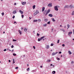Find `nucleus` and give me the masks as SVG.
Wrapping results in <instances>:
<instances>
[{"label": "nucleus", "mask_w": 74, "mask_h": 74, "mask_svg": "<svg viewBox=\"0 0 74 74\" xmlns=\"http://www.w3.org/2000/svg\"><path fill=\"white\" fill-rule=\"evenodd\" d=\"M37 36H40V34L38 33L37 34Z\"/></svg>", "instance_id": "nucleus-44"}, {"label": "nucleus", "mask_w": 74, "mask_h": 74, "mask_svg": "<svg viewBox=\"0 0 74 74\" xmlns=\"http://www.w3.org/2000/svg\"><path fill=\"white\" fill-rule=\"evenodd\" d=\"M56 59L57 60H60V58L57 57L56 58Z\"/></svg>", "instance_id": "nucleus-34"}, {"label": "nucleus", "mask_w": 74, "mask_h": 74, "mask_svg": "<svg viewBox=\"0 0 74 74\" xmlns=\"http://www.w3.org/2000/svg\"><path fill=\"white\" fill-rule=\"evenodd\" d=\"M1 14H2V16H3V15H4V12H2V13H1Z\"/></svg>", "instance_id": "nucleus-37"}, {"label": "nucleus", "mask_w": 74, "mask_h": 74, "mask_svg": "<svg viewBox=\"0 0 74 74\" xmlns=\"http://www.w3.org/2000/svg\"><path fill=\"white\" fill-rule=\"evenodd\" d=\"M7 51V49H5L3 51Z\"/></svg>", "instance_id": "nucleus-45"}, {"label": "nucleus", "mask_w": 74, "mask_h": 74, "mask_svg": "<svg viewBox=\"0 0 74 74\" xmlns=\"http://www.w3.org/2000/svg\"><path fill=\"white\" fill-rule=\"evenodd\" d=\"M21 30H23V28H21Z\"/></svg>", "instance_id": "nucleus-51"}, {"label": "nucleus", "mask_w": 74, "mask_h": 74, "mask_svg": "<svg viewBox=\"0 0 74 74\" xmlns=\"http://www.w3.org/2000/svg\"><path fill=\"white\" fill-rule=\"evenodd\" d=\"M38 22H41V19H38Z\"/></svg>", "instance_id": "nucleus-28"}, {"label": "nucleus", "mask_w": 74, "mask_h": 74, "mask_svg": "<svg viewBox=\"0 0 74 74\" xmlns=\"http://www.w3.org/2000/svg\"><path fill=\"white\" fill-rule=\"evenodd\" d=\"M36 12V13H37V14H38L39 12H38V10H36V12Z\"/></svg>", "instance_id": "nucleus-17"}, {"label": "nucleus", "mask_w": 74, "mask_h": 74, "mask_svg": "<svg viewBox=\"0 0 74 74\" xmlns=\"http://www.w3.org/2000/svg\"><path fill=\"white\" fill-rule=\"evenodd\" d=\"M37 14L36 12H35L34 13V15L35 16V15H37Z\"/></svg>", "instance_id": "nucleus-24"}, {"label": "nucleus", "mask_w": 74, "mask_h": 74, "mask_svg": "<svg viewBox=\"0 0 74 74\" xmlns=\"http://www.w3.org/2000/svg\"><path fill=\"white\" fill-rule=\"evenodd\" d=\"M44 10H45V7H43L42 8V12H43V11H44Z\"/></svg>", "instance_id": "nucleus-9"}, {"label": "nucleus", "mask_w": 74, "mask_h": 74, "mask_svg": "<svg viewBox=\"0 0 74 74\" xmlns=\"http://www.w3.org/2000/svg\"><path fill=\"white\" fill-rule=\"evenodd\" d=\"M58 53V52H56V53H53L52 54V55L53 56H54V55H56V53Z\"/></svg>", "instance_id": "nucleus-3"}, {"label": "nucleus", "mask_w": 74, "mask_h": 74, "mask_svg": "<svg viewBox=\"0 0 74 74\" xmlns=\"http://www.w3.org/2000/svg\"><path fill=\"white\" fill-rule=\"evenodd\" d=\"M13 13L14 14H16V10H14L13 11Z\"/></svg>", "instance_id": "nucleus-14"}, {"label": "nucleus", "mask_w": 74, "mask_h": 74, "mask_svg": "<svg viewBox=\"0 0 74 74\" xmlns=\"http://www.w3.org/2000/svg\"><path fill=\"white\" fill-rule=\"evenodd\" d=\"M53 65H52V64H51V65H50V66H52Z\"/></svg>", "instance_id": "nucleus-58"}, {"label": "nucleus", "mask_w": 74, "mask_h": 74, "mask_svg": "<svg viewBox=\"0 0 74 74\" xmlns=\"http://www.w3.org/2000/svg\"><path fill=\"white\" fill-rule=\"evenodd\" d=\"M38 20H34L33 21L34 22H37Z\"/></svg>", "instance_id": "nucleus-18"}, {"label": "nucleus", "mask_w": 74, "mask_h": 74, "mask_svg": "<svg viewBox=\"0 0 74 74\" xmlns=\"http://www.w3.org/2000/svg\"><path fill=\"white\" fill-rule=\"evenodd\" d=\"M26 2H24L22 3V4H23V5H25V4H26Z\"/></svg>", "instance_id": "nucleus-12"}, {"label": "nucleus", "mask_w": 74, "mask_h": 74, "mask_svg": "<svg viewBox=\"0 0 74 74\" xmlns=\"http://www.w3.org/2000/svg\"><path fill=\"white\" fill-rule=\"evenodd\" d=\"M13 41H16V40L13 39Z\"/></svg>", "instance_id": "nucleus-39"}, {"label": "nucleus", "mask_w": 74, "mask_h": 74, "mask_svg": "<svg viewBox=\"0 0 74 74\" xmlns=\"http://www.w3.org/2000/svg\"><path fill=\"white\" fill-rule=\"evenodd\" d=\"M58 7H59L57 5L54 7V10H55L56 11H58Z\"/></svg>", "instance_id": "nucleus-1"}, {"label": "nucleus", "mask_w": 74, "mask_h": 74, "mask_svg": "<svg viewBox=\"0 0 74 74\" xmlns=\"http://www.w3.org/2000/svg\"><path fill=\"white\" fill-rule=\"evenodd\" d=\"M49 16H50V17H52L53 16L51 14H49Z\"/></svg>", "instance_id": "nucleus-11"}, {"label": "nucleus", "mask_w": 74, "mask_h": 74, "mask_svg": "<svg viewBox=\"0 0 74 74\" xmlns=\"http://www.w3.org/2000/svg\"><path fill=\"white\" fill-rule=\"evenodd\" d=\"M61 57H62V55H61Z\"/></svg>", "instance_id": "nucleus-64"}, {"label": "nucleus", "mask_w": 74, "mask_h": 74, "mask_svg": "<svg viewBox=\"0 0 74 74\" xmlns=\"http://www.w3.org/2000/svg\"><path fill=\"white\" fill-rule=\"evenodd\" d=\"M18 32H19V33L20 34H22V32H21V30H19L18 31Z\"/></svg>", "instance_id": "nucleus-23"}, {"label": "nucleus", "mask_w": 74, "mask_h": 74, "mask_svg": "<svg viewBox=\"0 0 74 74\" xmlns=\"http://www.w3.org/2000/svg\"><path fill=\"white\" fill-rule=\"evenodd\" d=\"M19 12H20L21 14H23V12L22 11H21V10H19Z\"/></svg>", "instance_id": "nucleus-13"}, {"label": "nucleus", "mask_w": 74, "mask_h": 74, "mask_svg": "<svg viewBox=\"0 0 74 74\" xmlns=\"http://www.w3.org/2000/svg\"><path fill=\"white\" fill-rule=\"evenodd\" d=\"M41 38H38V41H41Z\"/></svg>", "instance_id": "nucleus-26"}, {"label": "nucleus", "mask_w": 74, "mask_h": 74, "mask_svg": "<svg viewBox=\"0 0 74 74\" xmlns=\"http://www.w3.org/2000/svg\"><path fill=\"white\" fill-rule=\"evenodd\" d=\"M15 60L14 59H13V64L15 63Z\"/></svg>", "instance_id": "nucleus-22"}, {"label": "nucleus", "mask_w": 74, "mask_h": 74, "mask_svg": "<svg viewBox=\"0 0 74 74\" xmlns=\"http://www.w3.org/2000/svg\"><path fill=\"white\" fill-rule=\"evenodd\" d=\"M51 62V60H47V62Z\"/></svg>", "instance_id": "nucleus-31"}, {"label": "nucleus", "mask_w": 74, "mask_h": 74, "mask_svg": "<svg viewBox=\"0 0 74 74\" xmlns=\"http://www.w3.org/2000/svg\"><path fill=\"white\" fill-rule=\"evenodd\" d=\"M45 48H46V49H48L49 48V45H46Z\"/></svg>", "instance_id": "nucleus-7"}, {"label": "nucleus", "mask_w": 74, "mask_h": 74, "mask_svg": "<svg viewBox=\"0 0 74 74\" xmlns=\"http://www.w3.org/2000/svg\"><path fill=\"white\" fill-rule=\"evenodd\" d=\"M53 46V44L52 43V44H51V46L52 47V46Z\"/></svg>", "instance_id": "nucleus-42"}, {"label": "nucleus", "mask_w": 74, "mask_h": 74, "mask_svg": "<svg viewBox=\"0 0 74 74\" xmlns=\"http://www.w3.org/2000/svg\"><path fill=\"white\" fill-rule=\"evenodd\" d=\"M60 41V40H58L57 41V43H59V41Z\"/></svg>", "instance_id": "nucleus-38"}, {"label": "nucleus", "mask_w": 74, "mask_h": 74, "mask_svg": "<svg viewBox=\"0 0 74 74\" xmlns=\"http://www.w3.org/2000/svg\"><path fill=\"white\" fill-rule=\"evenodd\" d=\"M11 47L12 48H14V45H12V46H11Z\"/></svg>", "instance_id": "nucleus-40"}, {"label": "nucleus", "mask_w": 74, "mask_h": 74, "mask_svg": "<svg viewBox=\"0 0 74 74\" xmlns=\"http://www.w3.org/2000/svg\"><path fill=\"white\" fill-rule=\"evenodd\" d=\"M47 21H48V19H47V18L45 19V22H47Z\"/></svg>", "instance_id": "nucleus-25"}, {"label": "nucleus", "mask_w": 74, "mask_h": 74, "mask_svg": "<svg viewBox=\"0 0 74 74\" xmlns=\"http://www.w3.org/2000/svg\"><path fill=\"white\" fill-rule=\"evenodd\" d=\"M70 8H74V7H73V6L72 5H71L70 6H69Z\"/></svg>", "instance_id": "nucleus-10"}, {"label": "nucleus", "mask_w": 74, "mask_h": 74, "mask_svg": "<svg viewBox=\"0 0 74 74\" xmlns=\"http://www.w3.org/2000/svg\"><path fill=\"white\" fill-rule=\"evenodd\" d=\"M24 16L23 15H22V18H23Z\"/></svg>", "instance_id": "nucleus-41"}, {"label": "nucleus", "mask_w": 74, "mask_h": 74, "mask_svg": "<svg viewBox=\"0 0 74 74\" xmlns=\"http://www.w3.org/2000/svg\"><path fill=\"white\" fill-rule=\"evenodd\" d=\"M59 53H62V52L61 51H60L59 52Z\"/></svg>", "instance_id": "nucleus-52"}, {"label": "nucleus", "mask_w": 74, "mask_h": 74, "mask_svg": "<svg viewBox=\"0 0 74 74\" xmlns=\"http://www.w3.org/2000/svg\"><path fill=\"white\" fill-rule=\"evenodd\" d=\"M14 23H16L15 24V25H16V22H15Z\"/></svg>", "instance_id": "nucleus-53"}, {"label": "nucleus", "mask_w": 74, "mask_h": 74, "mask_svg": "<svg viewBox=\"0 0 74 74\" xmlns=\"http://www.w3.org/2000/svg\"><path fill=\"white\" fill-rule=\"evenodd\" d=\"M43 26H44V27H45V26H47V24H44L43 25Z\"/></svg>", "instance_id": "nucleus-30"}, {"label": "nucleus", "mask_w": 74, "mask_h": 74, "mask_svg": "<svg viewBox=\"0 0 74 74\" xmlns=\"http://www.w3.org/2000/svg\"><path fill=\"white\" fill-rule=\"evenodd\" d=\"M27 29L26 28H25L24 29V32H27Z\"/></svg>", "instance_id": "nucleus-15"}, {"label": "nucleus", "mask_w": 74, "mask_h": 74, "mask_svg": "<svg viewBox=\"0 0 74 74\" xmlns=\"http://www.w3.org/2000/svg\"><path fill=\"white\" fill-rule=\"evenodd\" d=\"M72 15H74V11H73L72 13Z\"/></svg>", "instance_id": "nucleus-32"}, {"label": "nucleus", "mask_w": 74, "mask_h": 74, "mask_svg": "<svg viewBox=\"0 0 74 74\" xmlns=\"http://www.w3.org/2000/svg\"><path fill=\"white\" fill-rule=\"evenodd\" d=\"M62 25H60V27H62Z\"/></svg>", "instance_id": "nucleus-59"}, {"label": "nucleus", "mask_w": 74, "mask_h": 74, "mask_svg": "<svg viewBox=\"0 0 74 74\" xmlns=\"http://www.w3.org/2000/svg\"><path fill=\"white\" fill-rule=\"evenodd\" d=\"M52 21L53 22H55V19H54V18H53Z\"/></svg>", "instance_id": "nucleus-33"}, {"label": "nucleus", "mask_w": 74, "mask_h": 74, "mask_svg": "<svg viewBox=\"0 0 74 74\" xmlns=\"http://www.w3.org/2000/svg\"><path fill=\"white\" fill-rule=\"evenodd\" d=\"M13 55H14V56H16V54L14 53L13 54Z\"/></svg>", "instance_id": "nucleus-35"}, {"label": "nucleus", "mask_w": 74, "mask_h": 74, "mask_svg": "<svg viewBox=\"0 0 74 74\" xmlns=\"http://www.w3.org/2000/svg\"><path fill=\"white\" fill-rule=\"evenodd\" d=\"M71 34H72V32L71 31L68 33V35L69 36H70Z\"/></svg>", "instance_id": "nucleus-8"}, {"label": "nucleus", "mask_w": 74, "mask_h": 74, "mask_svg": "<svg viewBox=\"0 0 74 74\" xmlns=\"http://www.w3.org/2000/svg\"><path fill=\"white\" fill-rule=\"evenodd\" d=\"M14 5H16V3H15L14 4Z\"/></svg>", "instance_id": "nucleus-49"}, {"label": "nucleus", "mask_w": 74, "mask_h": 74, "mask_svg": "<svg viewBox=\"0 0 74 74\" xmlns=\"http://www.w3.org/2000/svg\"><path fill=\"white\" fill-rule=\"evenodd\" d=\"M60 30L61 31H62L64 32H65V30H64V29H60Z\"/></svg>", "instance_id": "nucleus-6"}, {"label": "nucleus", "mask_w": 74, "mask_h": 74, "mask_svg": "<svg viewBox=\"0 0 74 74\" xmlns=\"http://www.w3.org/2000/svg\"><path fill=\"white\" fill-rule=\"evenodd\" d=\"M52 66L53 67H54V65H52Z\"/></svg>", "instance_id": "nucleus-63"}, {"label": "nucleus", "mask_w": 74, "mask_h": 74, "mask_svg": "<svg viewBox=\"0 0 74 74\" xmlns=\"http://www.w3.org/2000/svg\"><path fill=\"white\" fill-rule=\"evenodd\" d=\"M18 69V67H16L15 68V69H16V70H17Z\"/></svg>", "instance_id": "nucleus-36"}, {"label": "nucleus", "mask_w": 74, "mask_h": 74, "mask_svg": "<svg viewBox=\"0 0 74 74\" xmlns=\"http://www.w3.org/2000/svg\"><path fill=\"white\" fill-rule=\"evenodd\" d=\"M51 31L52 32H53V29H51Z\"/></svg>", "instance_id": "nucleus-46"}, {"label": "nucleus", "mask_w": 74, "mask_h": 74, "mask_svg": "<svg viewBox=\"0 0 74 74\" xmlns=\"http://www.w3.org/2000/svg\"><path fill=\"white\" fill-rule=\"evenodd\" d=\"M50 21H49V22H47V24H49L50 23Z\"/></svg>", "instance_id": "nucleus-43"}, {"label": "nucleus", "mask_w": 74, "mask_h": 74, "mask_svg": "<svg viewBox=\"0 0 74 74\" xmlns=\"http://www.w3.org/2000/svg\"><path fill=\"white\" fill-rule=\"evenodd\" d=\"M70 25H69L68 24L67 25V27L68 28H70Z\"/></svg>", "instance_id": "nucleus-29"}, {"label": "nucleus", "mask_w": 74, "mask_h": 74, "mask_svg": "<svg viewBox=\"0 0 74 74\" xmlns=\"http://www.w3.org/2000/svg\"><path fill=\"white\" fill-rule=\"evenodd\" d=\"M50 10L49 9L48 10V11H47L46 14H45V16H47V15H48V13H49V12H50Z\"/></svg>", "instance_id": "nucleus-2"}, {"label": "nucleus", "mask_w": 74, "mask_h": 74, "mask_svg": "<svg viewBox=\"0 0 74 74\" xmlns=\"http://www.w3.org/2000/svg\"><path fill=\"white\" fill-rule=\"evenodd\" d=\"M65 45H64V44H63V45H62V47H64V46H65Z\"/></svg>", "instance_id": "nucleus-48"}, {"label": "nucleus", "mask_w": 74, "mask_h": 74, "mask_svg": "<svg viewBox=\"0 0 74 74\" xmlns=\"http://www.w3.org/2000/svg\"><path fill=\"white\" fill-rule=\"evenodd\" d=\"M15 18V16H14L13 17H12V18L14 19Z\"/></svg>", "instance_id": "nucleus-50"}, {"label": "nucleus", "mask_w": 74, "mask_h": 74, "mask_svg": "<svg viewBox=\"0 0 74 74\" xmlns=\"http://www.w3.org/2000/svg\"><path fill=\"white\" fill-rule=\"evenodd\" d=\"M27 71H29V70H30V69L29 68H28L27 70Z\"/></svg>", "instance_id": "nucleus-27"}, {"label": "nucleus", "mask_w": 74, "mask_h": 74, "mask_svg": "<svg viewBox=\"0 0 74 74\" xmlns=\"http://www.w3.org/2000/svg\"><path fill=\"white\" fill-rule=\"evenodd\" d=\"M69 7V5H66L64 7V8H68Z\"/></svg>", "instance_id": "nucleus-5"}, {"label": "nucleus", "mask_w": 74, "mask_h": 74, "mask_svg": "<svg viewBox=\"0 0 74 74\" xmlns=\"http://www.w3.org/2000/svg\"><path fill=\"white\" fill-rule=\"evenodd\" d=\"M68 53H69V55H71V53H71V52H70V51H69Z\"/></svg>", "instance_id": "nucleus-16"}, {"label": "nucleus", "mask_w": 74, "mask_h": 74, "mask_svg": "<svg viewBox=\"0 0 74 74\" xmlns=\"http://www.w3.org/2000/svg\"><path fill=\"white\" fill-rule=\"evenodd\" d=\"M9 62H11V60H9Z\"/></svg>", "instance_id": "nucleus-55"}, {"label": "nucleus", "mask_w": 74, "mask_h": 74, "mask_svg": "<svg viewBox=\"0 0 74 74\" xmlns=\"http://www.w3.org/2000/svg\"><path fill=\"white\" fill-rule=\"evenodd\" d=\"M48 7H52V3H50L48 5Z\"/></svg>", "instance_id": "nucleus-4"}, {"label": "nucleus", "mask_w": 74, "mask_h": 74, "mask_svg": "<svg viewBox=\"0 0 74 74\" xmlns=\"http://www.w3.org/2000/svg\"><path fill=\"white\" fill-rule=\"evenodd\" d=\"M7 51H8V50H9V49H7Z\"/></svg>", "instance_id": "nucleus-57"}, {"label": "nucleus", "mask_w": 74, "mask_h": 74, "mask_svg": "<svg viewBox=\"0 0 74 74\" xmlns=\"http://www.w3.org/2000/svg\"><path fill=\"white\" fill-rule=\"evenodd\" d=\"M3 34H4V33H5V32L4 31V32H3Z\"/></svg>", "instance_id": "nucleus-62"}, {"label": "nucleus", "mask_w": 74, "mask_h": 74, "mask_svg": "<svg viewBox=\"0 0 74 74\" xmlns=\"http://www.w3.org/2000/svg\"><path fill=\"white\" fill-rule=\"evenodd\" d=\"M73 63H74V62L73 61H72L71 62V63H72V64H73Z\"/></svg>", "instance_id": "nucleus-54"}, {"label": "nucleus", "mask_w": 74, "mask_h": 74, "mask_svg": "<svg viewBox=\"0 0 74 74\" xmlns=\"http://www.w3.org/2000/svg\"><path fill=\"white\" fill-rule=\"evenodd\" d=\"M44 37H45V36H43L42 37H41L40 38V39L41 40H42V39H43V38H44Z\"/></svg>", "instance_id": "nucleus-20"}, {"label": "nucleus", "mask_w": 74, "mask_h": 74, "mask_svg": "<svg viewBox=\"0 0 74 74\" xmlns=\"http://www.w3.org/2000/svg\"><path fill=\"white\" fill-rule=\"evenodd\" d=\"M55 73H56V72L55 71H53L52 72V74H55Z\"/></svg>", "instance_id": "nucleus-19"}, {"label": "nucleus", "mask_w": 74, "mask_h": 74, "mask_svg": "<svg viewBox=\"0 0 74 74\" xmlns=\"http://www.w3.org/2000/svg\"><path fill=\"white\" fill-rule=\"evenodd\" d=\"M33 9H34L36 8V5H34L33 6Z\"/></svg>", "instance_id": "nucleus-21"}, {"label": "nucleus", "mask_w": 74, "mask_h": 74, "mask_svg": "<svg viewBox=\"0 0 74 74\" xmlns=\"http://www.w3.org/2000/svg\"><path fill=\"white\" fill-rule=\"evenodd\" d=\"M73 34H74V29L73 30Z\"/></svg>", "instance_id": "nucleus-61"}, {"label": "nucleus", "mask_w": 74, "mask_h": 74, "mask_svg": "<svg viewBox=\"0 0 74 74\" xmlns=\"http://www.w3.org/2000/svg\"><path fill=\"white\" fill-rule=\"evenodd\" d=\"M40 67L41 68H42V66H40Z\"/></svg>", "instance_id": "nucleus-56"}, {"label": "nucleus", "mask_w": 74, "mask_h": 74, "mask_svg": "<svg viewBox=\"0 0 74 74\" xmlns=\"http://www.w3.org/2000/svg\"><path fill=\"white\" fill-rule=\"evenodd\" d=\"M33 48L35 49H36V47L35 46H33Z\"/></svg>", "instance_id": "nucleus-47"}, {"label": "nucleus", "mask_w": 74, "mask_h": 74, "mask_svg": "<svg viewBox=\"0 0 74 74\" xmlns=\"http://www.w3.org/2000/svg\"><path fill=\"white\" fill-rule=\"evenodd\" d=\"M43 41H44V40H45V39H43Z\"/></svg>", "instance_id": "nucleus-60"}]
</instances>
